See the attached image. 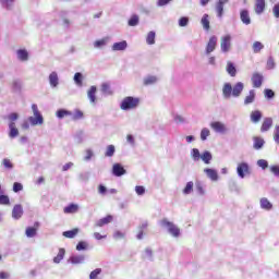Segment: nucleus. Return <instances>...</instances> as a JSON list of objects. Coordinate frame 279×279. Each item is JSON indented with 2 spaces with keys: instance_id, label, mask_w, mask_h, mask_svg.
Here are the masks:
<instances>
[{
  "instance_id": "obj_13",
  "label": "nucleus",
  "mask_w": 279,
  "mask_h": 279,
  "mask_svg": "<svg viewBox=\"0 0 279 279\" xmlns=\"http://www.w3.org/2000/svg\"><path fill=\"white\" fill-rule=\"evenodd\" d=\"M77 210H80V206L77 204H70L63 208V213L65 215H74Z\"/></svg>"
},
{
  "instance_id": "obj_7",
  "label": "nucleus",
  "mask_w": 279,
  "mask_h": 279,
  "mask_svg": "<svg viewBox=\"0 0 279 279\" xmlns=\"http://www.w3.org/2000/svg\"><path fill=\"white\" fill-rule=\"evenodd\" d=\"M236 171L240 178H245L246 175H250V166L245 162H241L238 165Z\"/></svg>"
},
{
  "instance_id": "obj_64",
  "label": "nucleus",
  "mask_w": 279,
  "mask_h": 279,
  "mask_svg": "<svg viewBox=\"0 0 279 279\" xmlns=\"http://www.w3.org/2000/svg\"><path fill=\"white\" fill-rule=\"evenodd\" d=\"M73 167V162H68L62 167V171H69Z\"/></svg>"
},
{
  "instance_id": "obj_45",
  "label": "nucleus",
  "mask_w": 279,
  "mask_h": 279,
  "mask_svg": "<svg viewBox=\"0 0 279 279\" xmlns=\"http://www.w3.org/2000/svg\"><path fill=\"white\" fill-rule=\"evenodd\" d=\"M0 205L2 206L10 205V197H8V195H0Z\"/></svg>"
},
{
  "instance_id": "obj_4",
  "label": "nucleus",
  "mask_w": 279,
  "mask_h": 279,
  "mask_svg": "<svg viewBox=\"0 0 279 279\" xmlns=\"http://www.w3.org/2000/svg\"><path fill=\"white\" fill-rule=\"evenodd\" d=\"M231 40L232 37L230 35L221 37L220 49L223 53H228V51H230V47H232Z\"/></svg>"
},
{
  "instance_id": "obj_49",
  "label": "nucleus",
  "mask_w": 279,
  "mask_h": 279,
  "mask_svg": "<svg viewBox=\"0 0 279 279\" xmlns=\"http://www.w3.org/2000/svg\"><path fill=\"white\" fill-rule=\"evenodd\" d=\"M74 82L77 86H82V73L77 72L74 74Z\"/></svg>"
},
{
  "instance_id": "obj_36",
  "label": "nucleus",
  "mask_w": 279,
  "mask_h": 279,
  "mask_svg": "<svg viewBox=\"0 0 279 279\" xmlns=\"http://www.w3.org/2000/svg\"><path fill=\"white\" fill-rule=\"evenodd\" d=\"M138 22H140L138 15L133 14V15L130 17L128 24H129L130 27H136V25H138Z\"/></svg>"
},
{
  "instance_id": "obj_11",
  "label": "nucleus",
  "mask_w": 279,
  "mask_h": 279,
  "mask_svg": "<svg viewBox=\"0 0 279 279\" xmlns=\"http://www.w3.org/2000/svg\"><path fill=\"white\" fill-rule=\"evenodd\" d=\"M215 49H217V37L211 36L206 46V53H213V51H215Z\"/></svg>"
},
{
  "instance_id": "obj_18",
  "label": "nucleus",
  "mask_w": 279,
  "mask_h": 279,
  "mask_svg": "<svg viewBox=\"0 0 279 279\" xmlns=\"http://www.w3.org/2000/svg\"><path fill=\"white\" fill-rule=\"evenodd\" d=\"M13 219H21L23 217V207L21 205H15L12 210Z\"/></svg>"
},
{
  "instance_id": "obj_25",
  "label": "nucleus",
  "mask_w": 279,
  "mask_h": 279,
  "mask_svg": "<svg viewBox=\"0 0 279 279\" xmlns=\"http://www.w3.org/2000/svg\"><path fill=\"white\" fill-rule=\"evenodd\" d=\"M227 73H229L231 77H236V68L231 61L227 62Z\"/></svg>"
},
{
  "instance_id": "obj_9",
  "label": "nucleus",
  "mask_w": 279,
  "mask_h": 279,
  "mask_svg": "<svg viewBox=\"0 0 279 279\" xmlns=\"http://www.w3.org/2000/svg\"><path fill=\"white\" fill-rule=\"evenodd\" d=\"M210 128L214 132H218L219 134H226V124L222 122H211Z\"/></svg>"
},
{
  "instance_id": "obj_59",
  "label": "nucleus",
  "mask_w": 279,
  "mask_h": 279,
  "mask_svg": "<svg viewBox=\"0 0 279 279\" xmlns=\"http://www.w3.org/2000/svg\"><path fill=\"white\" fill-rule=\"evenodd\" d=\"M270 171L274 173V175L279 178V166H270Z\"/></svg>"
},
{
  "instance_id": "obj_10",
  "label": "nucleus",
  "mask_w": 279,
  "mask_h": 279,
  "mask_svg": "<svg viewBox=\"0 0 279 279\" xmlns=\"http://www.w3.org/2000/svg\"><path fill=\"white\" fill-rule=\"evenodd\" d=\"M112 173L117 178H121V175H125L126 171H125V168L121 166V163H114L112 167Z\"/></svg>"
},
{
  "instance_id": "obj_23",
  "label": "nucleus",
  "mask_w": 279,
  "mask_h": 279,
  "mask_svg": "<svg viewBox=\"0 0 279 279\" xmlns=\"http://www.w3.org/2000/svg\"><path fill=\"white\" fill-rule=\"evenodd\" d=\"M222 95L226 99H230V97H232V85L230 83L225 84Z\"/></svg>"
},
{
  "instance_id": "obj_61",
  "label": "nucleus",
  "mask_w": 279,
  "mask_h": 279,
  "mask_svg": "<svg viewBox=\"0 0 279 279\" xmlns=\"http://www.w3.org/2000/svg\"><path fill=\"white\" fill-rule=\"evenodd\" d=\"M106 234L101 235V233L99 232H94V239H96V241H101V239H106Z\"/></svg>"
},
{
  "instance_id": "obj_2",
  "label": "nucleus",
  "mask_w": 279,
  "mask_h": 279,
  "mask_svg": "<svg viewBox=\"0 0 279 279\" xmlns=\"http://www.w3.org/2000/svg\"><path fill=\"white\" fill-rule=\"evenodd\" d=\"M32 110H33L34 117L28 118L29 123L32 125H43V123H45V119L43 118L40 110H38V105L33 104Z\"/></svg>"
},
{
  "instance_id": "obj_12",
  "label": "nucleus",
  "mask_w": 279,
  "mask_h": 279,
  "mask_svg": "<svg viewBox=\"0 0 279 279\" xmlns=\"http://www.w3.org/2000/svg\"><path fill=\"white\" fill-rule=\"evenodd\" d=\"M113 217L111 215L106 216L105 218L99 219L95 223V228H104V226H108V223H112Z\"/></svg>"
},
{
  "instance_id": "obj_58",
  "label": "nucleus",
  "mask_w": 279,
  "mask_h": 279,
  "mask_svg": "<svg viewBox=\"0 0 279 279\" xmlns=\"http://www.w3.org/2000/svg\"><path fill=\"white\" fill-rule=\"evenodd\" d=\"M13 191H14V193H19V191H23V184L15 182L13 184Z\"/></svg>"
},
{
  "instance_id": "obj_14",
  "label": "nucleus",
  "mask_w": 279,
  "mask_h": 279,
  "mask_svg": "<svg viewBox=\"0 0 279 279\" xmlns=\"http://www.w3.org/2000/svg\"><path fill=\"white\" fill-rule=\"evenodd\" d=\"M260 119H263V112L260 110H254L251 112L252 123H259Z\"/></svg>"
},
{
  "instance_id": "obj_42",
  "label": "nucleus",
  "mask_w": 279,
  "mask_h": 279,
  "mask_svg": "<svg viewBox=\"0 0 279 279\" xmlns=\"http://www.w3.org/2000/svg\"><path fill=\"white\" fill-rule=\"evenodd\" d=\"M105 156H106L107 158H112V156H114V145H109V146L107 147V150H106V153H105Z\"/></svg>"
},
{
  "instance_id": "obj_39",
  "label": "nucleus",
  "mask_w": 279,
  "mask_h": 279,
  "mask_svg": "<svg viewBox=\"0 0 279 279\" xmlns=\"http://www.w3.org/2000/svg\"><path fill=\"white\" fill-rule=\"evenodd\" d=\"M193 186H194L193 181L187 182L185 187L183 189V194L191 195V193H193Z\"/></svg>"
},
{
  "instance_id": "obj_52",
  "label": "nucleus",
  "mask_w": 279,
  "mask_h": 279,
  "mask_svg": "<svg viewBox=\"0 0 279 279\" xmlns=\"http://www.w3.org/2000/svg\"><path fill=\"white\" fill-rule=\"evenodd\" d=\"M86 247H88V244L84 241L78 242L76 245L77 252H82V250H86Z\"/></svg>"
},
{
  "instance_id": "obj_51",
  "label": "nucleus",
  "mask_w": 279,
  "mask_h": 279,
  "mask_svg": "<svg viewBox=\"0 0 279 279\" xmlns=\"http://www.w3.org/2000/svg\"><path fill=\"white\" fill-rule=\"evenodd\" d=\"M144 230H147V223H143L140 227V231L137 233V239H140V240L143 239Z\"/></svg>"
},
{
  "instance_id": "obj_32",
  "label": "nucleus",
  "mask_w": 279,
  "mask_h": 279,
  "mask_svg": "<svg viewBox=\"0 0 279 279\" xmlns=\"http://www.w3.org/2000/svg\"><path fill=\"white\" fill-rule=\"evenodd\" d=\"M201 158L205 165H210V161L213 160V155L210 151L206 150L201 155Z\"/></svg>"
},
{
  "instance_id": "obj_17",
  "label": "nucleus",
  "mask_w": 279,
  "mask_h": 279,
  "mask_svg": "<svg viewBox=\"0 0 279 279\" xmlns=\"http://www.w3.org/2000/svg\"><path fill=\"white\" fill-rule=\"evenodd\" d=\"M254 10L257 14H263L265 12V0H255Z\"/></svg>"
},
{
  "instance_id": "obj_60",
  "label": "nucleus",
  "mask_w": 279,
  "mask_h": 279,
  "mask_svg": "<svg viewBox=\"0 0 279 279\" xmlns=\"http://www.w3.org/2000/svg\"><path fill=\"white\" fill-rule=\"evenodd\" d=\"M135 192L138 194V195H145V187L143 185H137L135 187Z\"/></svg>"
},
{
  "instance_id": "obj_43",
  "label": "nucleus",
  "mask_w": 279,
  "mask_h": 279,
  "mask_svg": "<svg viewBox=\"0 0 279 279\" xmlns=\"http://www.w3.org/2000/svg\"><path fill=\"white\" fill-rule=\"evenodd\" d=\"M264 96L266 99H274V97H276V93L272 89L266 88L264 90Z\"/></svg>"
},
{
  "instance_id": "obj_26",
  "label": "nucleus",
  "mask_w": 279,
  "mask_h": 279,
  "mask_svg": "<svg viewBox=\"0 0 279 279\" xmlns=\"http://www.w3.org/2000/svg\"><path fill=\"white\" fill-rule=\"evenodd\" d=\"M78 233H80V229L74 228L70 231H64L63 236H65V239H75V236H77Z\"/></svg>"
},
{
  "instance_id": "obj_40",
  "label": "nucleus",
  "mask_w": 279,
  "mask_h": 279,
  "mask_svg": "<svg viewBox=\"0 0 279 279\" xmlns=\"http://www.w3.org/2000/svg\"><path fill=\"white\" fill-rule=\"evenodd\" d=\"M71 111L64 109H60L57 111L58 119H64V117H71Z\"/></svg>"
},
{
  "instance_id": "obj_3",
  "label": "nucleus",
  "mask_w": 279,
  "mask_h": 279,
  "mask_svg": "<svg viewBox=\"0 0 279 279\" xmlns=\"http://www.w3.org/2000/svg\"><path fill=\"white\" fill-rule=\"evenodd\" d=\"M8 119H9V136L10 138H16V136H19V129H16V123H14V121H16L19 119V113L16 112H13V113H10L8 116Z\"/></svg>"
},
{
  "instance_id": "obj_50",
  "label": "nucleus",
  "mask_w": 279,
  "mask_h": 279,
  "mask_svg": "<svg viewBox=\"0 0 279 279\" xmlns=\"http://www.w3.org/2000/svg\"><path fill=\"white\" fill-rule=\"evenodd\" d=\"M258 167H260V169H267L269 167V162H267V160L265 159H259L257 161Z\"/></svg>"
},
{
  "instance_id": "obj_19",
  "label": "nucleus",
  "mask_w": 279,
  "mask_h": 279,
  "mask_svg": "<svg viewBox=\"0 0 279 279\" xmlns=\"http://www.w3.org/2000/svg\"><path fill=\"white\" fill-rule=\"evenodd\" d=\"M208 178L213 180V182H217L219 180V174L215 169L207 168L204 170Z\"/></svg>"
},
{
  "instance_id": "obj_15",
  "label": "nucleus",
  "mask_w": 279,
  "mask_h": 279,
  "mask_svg": "<svg viewBox=\"0 0 279 279\" xmlns=\"http://www.w3.org/2000/svg\"><path fill=\"white\" fill-rule=\"evenodd\" d=\"M271 125H274V120L271 118H265L262 123L260 132H268Z\"/></svg>"
},
{
  "instance_id": "obj_20",
  "label": "nucleus",
  "mask_w": 279,
  "mask_h": 279,
  "mask_svg": "<svg viewBox=\"0 0 279 279\" xmlns=\"http://www.w3.org/2000/svg\"><path fill=\"white\" fill-rule=\"evenodd\" d=\"M244 85L243 83L239 82L236 83L232 88V95L233 97H239L241 93H243Z\"/></svg>"
},
{
  "instance_id": "obj_5",
  "label": "nucleus",
  "mask_w": 279,
  "mask_h": 279,
  "mask_svg": "<svg viewBox=\"0 0 279 279\" xmlns=\"http://www.w3.org/2000/svg\"><path fill=\"white\" fill-rule=\"evenodd\" d=\"M162 226H167L168 231L170 232V234H172V236H180V228L173 225V222L165 219L162 220Z\"/></svg>"
},
{
  "instance_id": "obj_48",
  "label": "nucleus",
  "mask_w": 279,
  "mask_h": 279,
  "mask_svg": "<svg viewBox=\"0 0 279 279\" xmlns=\"http://www.w3.org/2000/svg\"><path fill=\"white\" fill-rule=\"evenodd\" d=\"M83 118H84V112H82L81 110H76L72 117V120L77 121Z\"/></svg>"
},
{
  "instance_id": "obj_34",
  "label": "nucleus",
  "mask_w": 279,
  "mask_h": 279,
  "mask_svg": "<svg viewBox=\"0 0 279 279\" xmlns=\"http://www.w3.org/2000/svg\"><path fill=\"white\" fill-rule=\"evenodd\" d=\"M147 45H156V33L150 31L146 36Z\"/></svg>"
},
{
  "instance_id": "obj_47",
  "label": "nucleus",
  "mask_w": 279,
  "mask_h": 279,
  "mask_svg": "<svg viewBox=\"0 0 279 279\" xmlns=\"http://www.w3.org/2000/svg\"><path fill=\"white\" fill-rule=\"evenodd\" d=\"M2 165L5 169H13L14 165L12 163V161L8 158H4L2 160Z\"/></svg>"
},
{
  "instance_id": "obj_56",
  "label": "nucleus",
  "mask_w": 279,
  "mask_h": 279,
  "mask_svg": "<svg viewBox=\"0 0 279 279\" xmlns=\"http://www.w3.org/2000/svg\"><path fill=\"white\" fill-rule=\"evenodd\" d=\"M105 45H106V39L96 40V41L94 43V47H95L96 49H99V48H101V47H105Z\"/></svg>"
},
{
  "instance_id": "obj_8",
  "label": "nucleus",
  "mask_w": 279,
  "mask_h": 279,
  "mask_svg": "<svg viewBox=\"0 0 279 279\" xmlns=\"http://www.w3.org/2000/svg\"><path fill=\"white\" fill-rule=\"evenodd\" d=\"M40 228V222H35L33 227L26 228L25 234L28 239H33L38 234V229Z\"/></svg>"
},
{
  "instance_id": "obj_21",
  "label": "nucleus",
  "mask_w": 279,
  "mask_h": 279,
  "mask_svg": "<svg viewBox=\"0 0 279 279\" xmlns=\"http://www.w3.org/2000/svg\"><path fill=\"white\" fill-rule=\"evenodd\" d=\"M97 87L92 86L89 90L87 92L88 99L90 100L92 104H95L97 101Z\"/></svg>"
},
{
  "instance_id": "obj_53",
  "label": "nucleus",
  "mask_w": 279,
  "mask_h": 279,
  "mask_svg": "<svg viewBox=\"0 0 279 279\" xmlns=\"http://www.w3.org/2000/svg\"><path fill=\"white\" fill-rule=\"evenodd\" d=\"M99 274H101V268H96L90 272L89 279H97V276H99Z\"/></svg>"
},
{
  "instance_id": "obj_22",
  "label": "nucleus",
  "mask_w": 279,
  "mask_h": 279,
  "mask_svg": "<svg viewBox=\"0 0 279 279\" xmlns=\"http://www.w3.org/2000/svg\"><path fill=\"white\" fill-rule=\"evenodd\" d=\"M260 204V208H263L264 210H271L274 208V205L271 204V202H269V199L263 197L259 201Z\"/></svg>"
},
{
  "instance_id": "obj_33",
  "label": "nucleus",
  "mask_w": 279,
  "mask_h": 279,
  "mask_svg": "<svg viewBox=\"0 0 279 279\" xmlns=\"http://www.w3.org/2000/svg\"><path fill=\"white\" fill-rule=\"evenodd\" d=\"M253 141H254V144H253L254 149H263V145H265V140L260 137H254Z\"/></svg>"
},
{
  "instance_id": "obj_28",
  "label": "nucleus",
  "mask_w": 279,
  "mask_h": 279,
  "mask_svg": "<svg viewBox=\"0 0 279 279\" xmlns=\"http://www.w3.org/2000/svg\"><path fill=\"white\" fill-rule=\"evenodd\" d=\"M49 82H50V86H52V88H56V86H58L59 78H58V73L57 72H52L49 75Z\"/></svg>"
},
{
  "instance_id": "obj_63",
  "label": "nucleus",
  "mask_w": 279,
  "mask_h": 279,
  "mask_svg": "<svg viewBox=\"0 0 279 279\" xmlns=\"http://www.w3.org/2000/svg\"><path fill=\"white\" fill-rule=\"evenodd\" d=\"M274 141L279 144V126H276L275 129Z\"/></svg>"
},
{
  "instance_id": "obj_46",
  "label": "nucleus",
  "mask_w": 279,
  "mask_h": 279,
  "mask_svg": "<svg viewBox=\"0 0 279 279\" xmlns=\"http://www.w3.org/2000/svg\"><path fill=\"white\" fill-rule=\"evenodd\" d=\"M210 136V130L208 129H203L201 132V140L206 141Z\"/></svg>"
},
{
  "instance_id": "obj_55",
  "label": "nucleus",
  "mask_w": 279,
  "mask_h": 279,
  "mask_svg": "<svg viewBox=\"0 0 279 279\" xmlns=\"http://www.w3.org/2000/svg\"><path fill=\"white\" fill-rule=\"evenodd\" d=\"M179 25L180 27H186V25H189V17L183 16L179 20Z\"/></svg>"
},
{
  "instance_id": "obj_38",
  "label": "nucleus",
  "mask_w": 279,
  "mask_h": 279,
  "mask_svg": "<svg viewBox=\"0 0 279 279\" xmlns=\"http://www.w3.org/2000/svg\"><path fill=\"white\" fill-rule=\"evenodd\" d=\"M64 254H66V251H64V248H60L58 255L53 258V263H61V260L64 258Z\"/></svg>"
},
{
  "instance_id": "obj_54",
  "label": "nucleus",
  "mask_w": 279,
  "mask_h": 279,
  "mask_svg": "<svg viewBox=\"0 0 279 279\" xmlns=\"http://www.w3.org/2000/svg\"><path fill=\"white\" fill-rule=\"evenodd\" d=\"M113 239H116V241H119L121 239H125V233L121 232V231H116L113 233Z\"/></svg>"
},
{
  "instance_id": "obj_37",
  "label": "nucleus",
  "mask_w": 279,
  "mask_h": 279,
  "mask_svg": "<svg viewBox=\"0 0 279 279\" xmlns=\"http://www.w3.org/2000/svg\"><path fill=\"white\" fill-rule=\"evenodd\" d=\"M101 92L105 95H112V87H110V83H102L101 85Z\"/></svg>"
},
{
  "instance_id": "obj_57",
  "label": "nucleus",
  "mask_w": 279,
  "mask_h": 279,
  "mask_svg": "<svg viewBox=\"0 0 279 279\" xmlns=\"http://www.w3.org/2000/svg\"><path fill=\"white\" fill-rule=\"evenodd\" d=\"M192 158H194V160H199V158H202V155H199V149L194 148L192 150Z\"/></svg>"
},
{
  "instance_id": "obj_44",
  "label": "nucleus",
  "mask_w": 279,
  "mask_h": 279,
  "mask_svg": "<svg viewBox=\"0 0 279 279\" xmlns=\"http://www.w3.org/2000/svg\"><path fill=\"white\" fill-rule=\"evenodd\" d=\"M223 5L225 4H220L219 2H217V4H216V12H217V16L219 19H221L223 16Z\"/></svg>"
},
{
  "instance_id": "obj_24",
  "label": "nucleus",
  "mask_w": 279,
  "mask_h": 279,
  "mask_svg": "<svg viewBox=\"0 0 279 279\" xmlns=\"http://www.w3.org/2000/svg\"><path fill=\"white\" fill-rule=\"evenodd\" d=\"M254 99H256V92H254V89H251L248 92V95L244 99L245 106H247L250 104H254Z\"/></svg>"
},
{
  "instance_id": "obj_1",
  "label": "nucleus",
  "mask_w": 279,
  "mask_h": 279,
  "mask_svg": "<svg viewBox=\"0 0 279 279\" xmlns=\"http://www.w3.org/2000/svg\"><path fill=\"white\" fill-rule=\"evenodd\" d=\"M141 106V98L133 97V96H126L122 99L120 104L121 110H136V108Z\"/></svg>"
},
{
  "instance_id": "obj_41",
  "label": "nucleus",
  "mask_w": 279,
  "mask_h": 279,
  "mask_svg": "<svg viewBox=\"0 0 279 279\" xmlns=\"http://www.w3.org/2000/svg\"><path fill=\"white\" fill-rule=\"evenodd\" d=\"M158 82V78L156 76H148L144 78V86H151V84H156Z\"/></svg>"
},
{
  "instance_id": "obj_27",
  "label": "nucleus",
  "mask_w": 279,
  "mask_h": 279,
  "mask_svg": "<svg viewBox=\"0 0 279 279\" xmlns=\"http://www.w3.org/2000/svg\"><path fill=\"white\" fill-rule=\"evenodd\" d=\"M113 51H124V49H128V41H120L116 43L112 46Z\"/></svg>"
},
{
  "instance_id": "obj_30",
  "label": "nucleus",
  "mask_w": 279,
  "mask_h": 279,
  "mask_svg": "<svg viewBox=\"0 0 279 279\" xmlns=\"http://www.w3.org/2000/svg\"><path fill=\"white\" fill-rule=\"evenodd\" d=\"M201 23L206 32L210 29V20L208 19V14H204Z\"/></svg>"
},
{
  "instance_id": "obj_29",
  "label": "nucleus",
  "mask_w": 279,
  "mask_h": 279,
  "mask_svg": "<svg viewBox=\"0 0 279 279\" xmlns=\"http://www.w3.org/2000/svg\"><path fill=\"white\" fill-rule=\"evenodd\" d=\"M17 58L22 60V62H25L29 59V53L25 49H20L17 50Z\"/></svg>"
},
{
  "instance_id": "obj_6",
  "label": "nucleus",
  "mask_w": 279,
  "mask_h": 279,
  "mask_svg": "<svg viewBox=\"0 0 279 279\" xmlns=\"http://www.w3.org/2000/svg\"><path fill=\"white\" fill-rule=\"evenodd\" d=\"M264 76L263 74L255 72L252 75L251 82L253 84V88H260L263 86Z\"/></svg>"
},
{
  "instance_id": "obj_31",
  "label": "nucleus",
  "mask_w": 279,
  "mask_h": 279,
  "mask_svg": "<svg viewBox=\"0 0 279 279\" xmlns=\"http://www.w3.org/2000/svg\"><path fill=\"white\" fill-rule=\"evenodd\" d=\"M252 48H253V53H260V51L265 49V45H263V43L260 41H254Z\"/></svg>"
},
{
  "instance_id": "obj_16",
  "label": "nucleus",
  "mask_w": 279,
  "mask_h": 279,
  "mask_svg": "<svg viewBox=\"0 0 279 279\" xmlns=\"http://www.w3.org/2000/svg\"><path fill=\"white\" fill-rule=\"evenodd\" d=\"M240 19L244 25H250V23H252V20L250 19V11L247 10H242L240 12Z\"/></svg>"
},
{
  "instance_id": "obj_62",
  "label": "nucleus",
  "mask_w": 279,
  "mask_h": 279,
  "mask_svg": "<svg viewBox=\"0 0 279 279\" xmlns=\"http://www.w3.org/2000/svg\"><path fill=\"white\" fill-rule=\"evenodd\" d=\"M12 88H14V90H21V83L19 81H13Z\"/></svg>"
},
{
  "instance_id": "obj_35",
  "label": "nucleus",
  "mask_w": 279,
  "mask_h": 279,
  "mask_svg": "<svg viewBox=\"0 0 279 279\" xmlns=\"http://www.w3.org/2000/svg\"><path fill=\"white\" fill-rule=\"evenodd\" d=\"M70 263L72 265H81V263H84V256L83 255H75L70 257Z\"/></svg>"
}]
</instances>
